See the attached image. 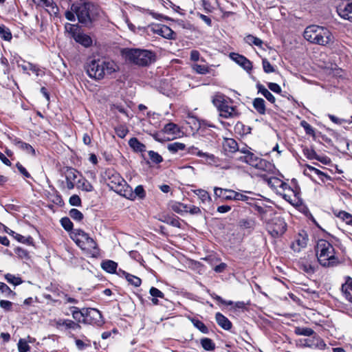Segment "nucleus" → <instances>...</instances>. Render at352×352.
<instances>
[{
	"label": "nucleus",
	"mask_w": 352,
	"mask_h": 352,
	"mask_svg": "<svg viewBox=\"0 0 352 352\" xmlns=\"http://www.w3.org/2000/svg\"><path fill=\"white\" fill-rule=\"evenodd\" d=\"M102 13V9L97 0H86L82 3H74L71 6L70 10L65 12V17L70 21H74L76 16L79 23L89 26L98 19Z\"/></svg>",
	"instance_id": "1"
},
{
	"label": "nucleus",
	"mask_w": 352,
	"mask_h": 352,
	"mask_svg": "<svg viewBox=\"0 0 352 352\" xmlns=\"http://www.w3.org/2000/svg\"><path fill=\"white\" fill-rule=\"evenodd\" d=\"M315 251L318 263L324 267H333L340 263L338 252L336 251L333 245L327 240H318Z\"/></svg>",
	"instance_id": "2"
},
{
	"label": "nucleus",
	"mask_w": 352,
	"mask_h": 352,
	"mask_svg": "<svg viewBox=\"0 0 352 352\" xmlns=\"http://www.w3.org/2000/svg\"><path fill=\"white\" fill-rule=\"evenodd\" d=\"M122 56L126 62L140 67H146L155 61V54L148 50L140 48H124Z\"/></svg>",
	"instance_id": "3"
},
{
	"label": "nucleus",
	"mask_w": 352,
	"mask_h": 352,
	"mask_svg": "<svg viewBox=\"0 0 352 352\" xmlns=\"http://www.w3.org/2000/svg\"><path fill=\"white\" fill-rule=\"evenodd\" d=\"M88 76L96 80H100L106 75H110L116 71V65L113 61L102 59H93L86 65Z\"/></svg>",
	"instance_id": "4"
},
{
	"label": "nucleus",
	"mask_w": 352,
	"mask_h": 352,
	"mask_svg": "<svg viewBox=\"0 0 352 352\" xmlns=\"http://www.w3.org/2000/svg\"><path fill=\"white\" fill-rule=\"evenodd\" d=\"M303 36L309 42L320 45H329L332 43L334 40V37L329 29L315 25L307 27Z\"/></svg>",
	"instance_id": "5"
},
{
	"label": "nucleus",
	"mask_w": 352,
	"mask_h": 352,
	"mask_svg": "<svg viewBox=\"0 0 352 352\" xmlns=\"http://www.w3.org/2000/svg\"><path fill=\"white\" fill-rule=\"evenodd\" d=\"M71 238L83 251L93 257H97L100 251L96 242L82 230H75L71 233Z\"/></svg>",
	"instance_id": "6"
},
{
	"label": "nucleus",
	"mask_w": 352,
	"mask_h": 352,
	"mask_svg": "<svg viewBox=\"0 0 352 352\" xmlns=\"http://www.w3.org/2000/svg\"><path fill=\"white\" fill-rule=\"evenodd\" d=\"M212 103L219 112V116L224 118H236L239 116L236 107L231 104L232 101L225 98L223 95L217 94L212 98Z\"/></svg>",
	"instance_id": "7"
},
{
	"label": "nucleus",
	"mask_w": 352,
	"mask_h": 352,
	"mask_svg": "<svg viewBox=\"0 0 352 352\" xmlns=\"http://www.w3.org/2000/svg\"><path fill=\"white\" fill-rule=\"evenodd\" d=\"M214 194L215 197L221 198L223 201H252V196L254 195L251 191H243V193L236 192L232 189L214 187Z\"/></svg>",
	"instance_id": "8"
},
{
	"label": "nucleus",
	"mask_w": 352,
	"mask_h": 352,
	"mask_svg": "<svg viewBox=\"0 0 352 352\" xmlns=\"http://www.w3.org/2000/svg\"><path fill=\"white\" fill-rule=\"evenodd\" d=\"M109 187L123 197L132 196V188L118 174L114 173L109 177Z\"/></svg>",
	"instance_id": "9"
},
{
	"label": "nucleus",
	"mask_w": 352,
	"mask_h": 352,
	"mask_svg": "<svg viewBox=\"0 0 352 352\" xmlns=\"http://www.w3.org/2000/svg\"><path fill=\"white\" fill-rule=\"evenodd\" d=\"M237 160L259 170H266L271 166V164L267 160L258 157L252 152L246 153L245 155H240Z\"/></svg>",
	"instance_id": "10"
},
{
	"label": "nucleus",
	"mask_w": 352,
	"mask_h": 352,
	"mask_svg": "<svg viewBox=\"0 0 352 352\" xmlns=\"http://www.w3.org/2000/svg\"><path fill=\"white\" fill-rule=\"evenodd\" d=\"M84 324L101 326L103 324L102 314L94 308H84Z\"/></svg>",
	"instance_id": "11"
},
{
	"label": "nucleus",
	"mask_w": 352,
	"mask_h": 352,
	"mask_svg": "<svg viewBox=\"0 0 352 352\" xmlns=\"http://www.w3.org/2000/svg\"><path fill=\"white\" fill-rule=\"evenodd\" d=\"M287 225L281 218L275 219L272 225L269 226L268 231L273 237L282 236L286 231Z\"/></svg>",
	"instance_id": "12"
},
{
	"label": "nucleus",
	"mask_w": 352,
	"mask_h": 352,
	"mask_svg": "<svg viewBox=\"0 0 352 352\" xmlns=\"http://www.w3.org/2000/svg\"><path fill=\"white\" fill-rule=\"evenodd\" d=\"M300 342L303 346L313 349L323 350L326 347L324 340L320 336L316 335V333L311 338L301 340Z\"/></svg>",
	"instance_id": "13"
},
{
	"label": "nucleus",
	"mask_w": 352,
	"mask_h": 352,
	"mask_svg": "<svg viewBox=\"0 0 352 352\" xmlns=\"http://www.w3.org/2000/svg\"><path fill=\"white\" fill-rule=\"evenodd\" d=\"M308 236L306 233H299L291 244V248L296 252H299L307 246Z\"/></svg>",
	"instance_id": "14"
},
{
	"label": "nucleus",
	"mask_w": 352,
	"mask_h": 352,
	"mask_svg": "<svg viewBox=\"0 0 352 352\" xmlns=\"http://www.w3.org/2000/svg\"><path fill=\"white\" fill-rule=\"evenodd\" d=\"M230 57L232 60L242 67L247 72H249L252 69V65L251 61L244 56L233 52L230 53Z\"/></svg>",
	"instance_id": "15"
},
{
	"label": "nucleus",
	"mask_w": 352,
	"mask_h": 352,
	"mask_svg": "<svg viewBox=\"0 0 352 352\" xmlns=\"http://www.w3.org/2000/svg\"><path fill=\"white\" fill-rule=\"evenodd\" d=\"M153 32L167 39H175L176 34L168 26L162 25L153 28Z\"/></svg>",
	"instance_id": "16"
},
{
	"label": "nucleus",
	"mask_w": 352,
	"mask_h": 352,
	"mask_svg": "<svg viewBox=\"0 0 352 352\" xmlns=\"http://www.w3.org/2000/svg\"><path fill=\"white\" fill-rule=\"evenodd\" d=\"M38 6L44 7L50 15H56L58 8L53 0H34Z\"/></svg>",
	"instance_id": "17"
},
{
	"label": "nucleus",
	"mask_w": 352,
	"mask_h": 352,
	"mask_svg": "<svg viewBox=\"0 0 352 352\" xmlns=\"http://www.w3.org/2000/svg\"><path fill=\"white\" fill-rule=\"evenodd\" d=\"M268 184L274 188L277 194L283 193L284 189H287V184L277 177H271L268 180Z\"/></svg>",
	"instance_id": "18"
},
{
	"label": "nucleus",
	"mask_w": 352,
	"mask_h": 352,
	"mask_svg": "<svg viewBox=\"0 0 352 352\" xmlns=\"http://www.w3.org/2000/svg\"><path fill=\"white\" fill-rule=\"evenodd\" d=\"M284 189L283 193H279L278 195H281L283 198L289 203H292L296 201V199L298 197V190L297 188L293 189L287 184V189Z\"/></svg>",
	"instance_id": "19"
},
{
	"label": "nucleus",
	"mask_w": 352,
	"mask_h": 352,
	"mask_svg": "<svg viewBox=\"0 0 352 352\" xmlns=\"http://www.w3.org/2000/svg\"><path fill=\"white\" fill-rule=\"evenodd\" d=\"M337 12L344 19L352 21V1L348 3L344 6H340L337 9Z\"/></svg>",
	"instance_id": "20"
},
{
	"label": "nucleus",
	"mask_w": 352,
	"mask_h": 352,
	"mask_svg": "<svg viewBox=\"0 0 352 352\" xmlns=\"http://www.w3.org/2000/svg\"><path fill=\"white\" fill-rule=\"evenodd\" d=\"M56 326L57 328L64 327L66 329L77 330L80 329V325L78 323L68 319H58L56 321Z\"/></svg>",
	"instance_id": "21"
},
{
	"label": "nucleus",
	"mask_w": 352,
	"mask_h": 352,
	"mask_svg": "<svg viewBox=\"0 0 352 352\" xmlns=\"http://www.w3.org/2000/svg\"><path fill=\"white\" fill-rule=\"evenodd\" d=\"M215 320L219 326L226 331L231 329L232 324L228 318L223 316L220 312L215 314Z\"/></svg>",
	"instance_id": "22"
},
{
	"label": "nucleus",
	"mask_w": 352,
	"mask_h": 352,
	"mask_svg": "<svg viewBox=\"0 0 352 352\" xmlns=\"http://www.w3.org/2000/svg\"><path fill=\"white\" fill-rule=\"evenodd\" d=\"M342 293L347 300L352 302V278L349 276L346 278V281L342 285Z\"/></svg>",
	"instance_id": "23"
},
{
	"label": "nucleus",
	"mask_w": 352,
	"mask_h": 352,
	"mask_svg": "<svg viewBox=\"0 0 352 352\" xmlns=\"http://www.w3.org/2000/svg\"><path fill=\"white\" fill-rule=\"evenodd\" d=\"M78 172L76 171L75 169H69L67 170L66 173V184H67V188L69 190H72L74 188V182L76 179H77Z\"/></svg>",
	"instance_id": "24"
},
{
	"label": "nucleus",
	"mask_w": 352,
	"mask_h": 352,
	"mask_svg": "<svg viewBox=\"0 0 352 352\" xmlns=\"http://www.w3.org/2000/svg\"><path fill=\"white\" fill-rule=\"evenodd\" d=\"M187 152L191 155H195L200 157H205L207 160H210L212 162H214L215 157L213 154L204 153L199 151L197 147L192 146L188 148Z\"/></svg>",
	"instance_id": "25"
},
{
	"label": "nucleus",
	"mask_w": 352,
	"mask_h": 352,
	"mask_svg": "<svg viewBox=\"0 0 352 352\" xmlns=\"http://www.w3.org/2000/svg\"><path fill=\"white\" fill-rule=\"evenodd\" d=\"M14 144L20 149L25 151L28 154H30L32 156L36 155V152L34 148L30 144L26 142H23L19 139H14Z\"/></svg>",
	"instance_id": "26"
},
{
	"label": "nucleus",
	"mask_w": 352,
	"mask_h": 352,
	"mask_svg": "<svg viewBox=\"0 0 352 352\" xmlns=\"http://www.w3.org/2000/svg\"><path fill=\"white\" fill-rule=\"evenodd\" d=\"M252 201H247V204L252 206L260 214L266 212L265 206L263 204V200L252 197Z\"/></svg>",
	"instance_id": "27"
},
{
	"label": "nucleus",
	"mask_w": 352,
	"mask_h": 352,
	"mask_svg": "<svg viewBox=\"0 0 352 352\" xmlns=\"http://www.w3.org/2000/svg\"><path fill=\"white\" fill-rule=\"evenodd\" d=\"M226 151L235 153L239 149V145L235 140L232 138H226L223 144Z\"/></svg>",
	"instance_id": "28"
},
{
	"label": "nucleus",
	"mask_w": 352,
	"mask_h": 352,
	"mask_svg": "<svg viewBox=\"0 0 352 352\" xmlns=\"http://www.w3.org/2000/svg\"><path fill=\"white\" fill-rule=\"evenodd\" d=\"M129 145L135 152H144L146 151V146L141 143L138 138H132L129 141Z\"/></svg>",
	"instance_id": "29"
},
{
	"label": "nucleus",
	"mask_w": 352,
	"mask_h": 352,
	"mask_svg": "<svg viewBox=\"0 0 352 352\" xmlns=\"http://www.w3.org/2000/svg\"><path fill=\"white\" fill-rule=\"evenodd\" d=\"M72 314L73 318L78 322H82L84 323V318H85V311L84 308L82 309H80L77 307H71Z\"/></svg>",
	"instance_id": "30"
},
{
	"label": "nucleus",
	"mask_w": 352,
	"mask_h": 352,
	"mask_svg": "<svg viewBox=\"0 0 352 352\" xmlns=\"http://www.w3.org/2000/svg\"><path fill=\"white\" fill-rule=\"evenodd\" d=\"M256 87L258 89V92L261 94L269 102H270L271 103L275 102V97L265 87L264 85L261 84H257Z\"/></svg>",
	"instance_id": "31"
},
{
	"label": "nucleus",
	"mask_w": 352,
	"mask_h": 352,
	"mask_svg": "<svg viewBox=\"0 0 352 352\" xmlns=\"http://www.w3.org/2000/svg\"><path fill=\"white\" fill-rule=\"evenodd\" d=\"M192 192L199 197L202 204L210 203L211 197L209 193L204 189L193 190Z\"/></svg>",
	"instance_id": "32"
},
{
	"label": "nucleus",
	"mask_w": 352,
	"mask_h": 352,
	"mask_svg": "<svg viewBox=\"0 0 352 352\" xmlns=\"http://www.w3.org/2000/svg\"><path fill=\"white\" fill-rule=\"evenodd\" d=\"M101 267L107 272L113 274L116 272L118 264L113 261L107 260L102 263Z\"/></svg>",
	"instance_id": "33"
},
{
	"label": "nucleus",
	"mask_w": 352,
	"mask_h": 352,
	"mask_svg": "<svg viewBox=\"0 0 352 352\" xmlns=\"http://www.w3.org/2000/svg\"><path fill=\"white\" fill-rule=\"evenodd\" d=\"M253 107L258 113L261 115H264L265 113V100L263 98H255L253 101Z\"/></svg>",
	"instance_id": "34"
},
{
	"label": "nucleus",
	"mask_w": 352,
	"mask_h": 352,
	"mask_svg": "<svg viewBox=\"0 0 352 352\" xmlns=\"http://www.w3.org/2000/svg\"><path fill=\"white\" fill-rule=\"evenodd\" d=\"M188 205L180 202H174L170 205L171 210L179 214L188 212Z\"/></svg>",
	"instance_id": "35"
},
{
	"label": "nucleus",
	"mask_w": 352,
	"mask_h": 352,
	"mask_svg": "<svg viewBox=\"0 0 352 352\" xmlns=\"http://www.w3.org/2000/svg\"><path fill=\"white\" fill-rule=\"evenodd\" d=\"M136 197H138L140 199H143L146 197L145 190L142 185L136 186L134 190H132L131 197H125L131 200H134L136 198Z\"/></svg>",
	"instance_id": "36"
},
{
	"label": "nucleus",
	"mask_w": 352,
	"mask_h": 352,
	"mask_svg": "<svg viewBox=\"0 0 352 352\" xmlns=\"http://www.w3.org/2000/svg\"><path fill=\"white\" fill-rule=\"evenodd\" d=\"M77 187L82 190L91 192L94 190L93 186L86 179H79L77 182Z\"/></svg>",
	"instance_id": "37"
},
{
	"label": "nucleus",
	"mask_w": 352,
	"mask_h": 352,
	"mask_svg": "<svg viewBox=\"0 0 352 352\" xmlns=\"http://www.w3.org/2000/svg\"><path fill=\"white\" fill-rule=\"evenodd\" d=\"M185 148L186 145L184 144L177 142L168 144L167 146L168 150L172 153H175L179 151H183Z\"/></svg>",
	"instance_id": "38"
},
{
	"label": "nucleus",
	"mask_w": 352,
	"mask_h": 352,
	"mask_svg": "<svg viewBox=\"0 0 352 352\" xmlns=\"http://www.w3.org/2000/svg\"><path fill=\"white\" fill-rule=\"evenodd\" d=\"M335 214L336 217L344 221L346 224L352 226V214L350 213L341 210Z\"/></svg>",
	"instance_id": "39"
},
{
	"label": "nucleus",
	"mask_w": 352,
	"mask_h": 352,
	"mask_svg": "<svg viewBox=\"0 0 352 352\" xmlns=\"http://www.w3.org/2000/svg\"><path fill=\"white\" fill-rule=\"evenodd\" d=\"M0 291L6 298H12L16 296V293L13 292L6 284L1 283L0 285Z\"/></svg>",
	"instance_id": "40"
},
{
	"label": "nucleus",
	"mask_w": 352,
	"mask_h": 352,
	"mask_svg": "<svg viewBox=\"0 0 352 352\" xmlns=\"http://www.w3.org/2000/svg\"><path fill=\"white\" fill-rule=\"evenodd\" d=\"M4 276L8 283L12 284L14 286L19 285L23 283V280L20 277L16 276L12 274H6Z\"/></svg>",
	"instance_id": "41"
},
{
	"label": "nucleus",
	"mask_w": 352,
	"mask_h": 352,
	"mask_svg": "<svg viewBox=\"0 0 352 352\" xmlns=\"http://www.w3.org/2000/svg\"><path fill=\"white\" fill-rule=\"evenodd\" d=\"M295 333L299 336H312L315 334V332L309 327H297L295 329Z\"/></svg>",
	"instance_id": "42"
},
{
	"label": "nucleus",
	"mask_w": 352,
	"mask_h": 352,
	"mask_svg": "<svg viewBox=\"0 0 352 352\" xmlns=\"http://www.w3.org/2000/svg\"><path fill=\"white\" fill-rule=\"evenodd\" d=\"M164 131L171 135H177L179 131L178 126L173 122L166 124L164 127Z\"/></svg>",
	"instance_id": "43"
},
{
	"label": "nucleus",
	"mask_w": 352,
	"mask_h": 352,
	"mask_svg": "<svg viewBox=\"0 0 352 352\" xmlns=\"http://www.w3.org/2000/svg\"><path fill=\"white\" fill-rule=\"evenodd\" d=\"M303 153L304 155L309 160H317L322 163L324 162L322 159L318 156L316 151L312 148H306L303 150Z\"/></svg>",
	"instance_id": "44"
},
{
	"label": "nucleus",
	"mask_w": 352,
	"mask_h": 352,
	"mask_svg": "<svg viewBox=\"0 0 352 352\" xmlns=\"http://www.w3.org/2000/svg\"><path fill=\"white\" fill-rule=\"evenodd\" d=\"M301 269L308 274H314L316 270V265L312 264L308 261L304 262L301 265Z\"/></svg>",
	"instance_id": "45"
},
{
	"label": "nucleus",
	"mask_w": 352,
	"mask_h": 352,
	"mask_svg": "<svg viewBox=\"0 0 352 352\" xmlns=\"http://www.w3.org/2000/svg\"><path fill=\"white\" fill-rule=\"evenodd\" d=\"M0 36L5 41H10L12 39V34L9 28L4 25H0Z\"/></svg>",
	"instance_id": "46"
},
{
	"label": "nucleus",
	"mask_w": 352,
	"mask_h": 352,
	"mask_svg": "<svg viewBox=\"0 0 352 352\" xmlns=\"http://www.w3.org/2000/svg\"><path fill=\"white\" fill-rule=\"evenodd\" d=\"M191 322L201 333H208V329L203 322L197 318H191Z\"/></svg>",
	"instance_id": "47"
},
{
	"label": "nucleus",
	"mask_w": 352,
	"mask_h": 352,
	"mask_svg": "<svg viewBox=\"0 0 352 352\" xmlns=\"http://www.w3.org/2000/svg\"><path fill=\"white\" fill-rule=\"evenodd\" d=\"M201 344L202 347L206 351H212L215 348V344L213 341L208 338L201 339Z\"/></svg>",
	"instance_id": "48"
},
{
	"label": "nucleus",
	"mask_w": 352,
	"mask_h": 352,
	"mask_svg": "<svg viewBox=\"0 0 352 352\" xmlns=\"http://www.w3.org/2000/svg\"><path fill=\"white\" fill-rule=\"evenodd\" d=\"M192 69L199 74H206L210 72L208 67L204 65L193 64Z\"/></svg>",
	"instance_id": "49"
},
{
	"label": "nucleus",
	"mask_w": 352,
	"mask_h": 352,
	"mask_svg": "<svg viewBox=\"0 0 352 352\" xmlns=\"http://www.w3.org/2000/svg\"><path fill=\"white\" fill-rule=\"evenodd\" d=\"M245 41L250 45H254L260 47H261L263 44L261 39L250 34L245 37Z\"/></svg>",
	"instance_id": "50"
},
{
	"label": "nucleus",
	"mask_w": 352,
	"mask_h": 352,
	"mask_svg": "<svg viewBox=\"0 0 352 352\" xmlns=\"http://www.w3.org/2000/svg\"><path fill=\"white\" fill-rule=\"evenodd\" d=\"M69 214L71 218L76 221H81L84 217L83 214L76 208H72L69 210Z\"/></svg>",
	"instance_id": "51"
},
{
	"label": "nucleus",
	"mask_w": 352,
	"mask_h": 352,
	"mask_svg": "<svg viewBox=\"0 0 352 352\" xmlns=\"http://www.w3.org/2000/svg\"><path fill=\"white\" fill-rule=\"evenodd\" d=\"M126 279L130 284L135 287H139L142 283V280L139 277L131 274H126Z\"/></svg>",
	"instance_id": "52"
},
{
	"label": "nucleus",
	"mask_w": 352,
	"mask_h": 352,
	"mask_svg": "<svg viewBox=\"0 0 352 352\" xmlns=\"http://www.w3.org/2000/svg\"><path fill=\"white\" fill-rule=\"evenodd\" d=\"M115 131L119 138H124L129 133V129L124 125H120L115 128Z\"/></svg>",
	"instance_id": "53"
},
{
	"label": "nucleus",
	"mask_w": 352,
	"mask_h": 352,
	"mask_svg": "<svg viewBox=\"0 0 352 352\" xmlns=\"http://www.w3.org/2000/svg\"><path fill=\"white\" fill-rule=\"evenodd\" d=\"M60 224L66 231H70L73 228V223L68 217H63L60 219Z\"/></svg>",
	"instance_id": "54"
},
{
	"label": "nucleus",
	"mask_w": 352,
	"mask_h": 352,
	"mask_svg": "<svg viewBox=\"0 0 352 352\" xmlns=\"http://www.w3.org/2000/svg\"><path fill=\"white\" fill-rule=\"evenodd\" d=\"M148 155L151 162L155 164H159L163 160L162 157L153 151H148Z\"/></svg>",
	"instance_id": "55"
},
{
	"label": "nucleus",
	"mask_w": 352,
	"mask_h": 352,
	"mask_svg": "<svg viewBox=\"0 0 352 352\" xmlns=\"http://www.w3.org/2000/svg\"><path fill=\"white\" fill-rule=\"evenodd\" d=\"M18 349L19 352H27L30 349V346L28 344L27 340L24 339H20L18 342Z\"/></svg>",
	"instance_id": "56"
},
{
	"label": "nucleus",
	"mask_w": 352,
	"mask_h": 352,
	"mask_svg": "<svg viewBox=\"0 0 352 352\" xmlns=\"http://www.w3.org/2000/svg\"><path fill=\"white\" fill-rule=\"evenodd\" d=\"M165 223L176 228H180L181 223L178 218L168 217L164 220Z\"/></svg>",
	"instance_id": "57"
},
{
	"label": "nucleus",
	"mask_w": 352,
	"mask_h": 352,
	"mask_svg": "<svg viewBox=\"0 0 352 352\" xmlns=\"http://www.w3.org/2000/svg\"><path fill=\"white\" fill-rule=\"evenodd\" d=\"M14 238L19 242L25 244H32L33 239L31 236L25 237L19 234H16Z\"/></svg>",
	"instance_id": "58"
},
{
	"label": "nucleus",
	"mask_w": 352,
	"mask_h": 352,
	"mask_svg": "<svg viewBox=\"0 0 352 352\" xmlns=\"http://www.w3.org/2000/svg\"><path fill=\"white\" fill-rule=\"evenodd\" d=\"M0 307L6 311H10L12 308V302L8 300H1Z\"/></svg>",
	"instance_id": "59"
},
{
	"label": "nucleus",
	"mask_w": 352,
	"mask_h": 352,
	"mask_svg": "<svg viewBox=\"0 0 352 352\" xmlns=\"http://www.w3.org/2000/svg\"><path fill=\"white\" fill-rule=\"evenodd\" d=\"M300 125L303 127L307 134L314 135L313 127L307 122L303 120L300 122Z\"/></svg>",
	"instance_id": "60"
},
{
	"label": "nucleus",
	"mask_w": 352,
	"mask_h": 352,
	"mask_svg": "<svg viewBox=\"0 0 352 352\" xmlns=\"http://www.w3.org/2000/svg\"><path fill=\"white\" fill-rule=\"evenodd\" d=\"M150 294L152 297H157L160 298H164V294L160 289L156 287H152L149 291Z\"/></svg>",
	"instance_id": "61"
},
{
	"label": "nucleus",
	"mask_w": 352,
	"mask_h": 352,
	"mask_svg": "<svg viewBox=\"0 0 352 352\" xmlns=\"http://www.w3.org/2000/svg\"><path fill=\"white\" fill-rule=\"evenodd\" d=\"M14 252L18 255V256L21 258H27L29 257L28 252L22 248L19 247L16 248Z\"/></svg>",
	"instance_id": "62"
},
{
	"label": "nucleus",
	"mask_w": 352,
	"mask_h": 352,
	"mask_svg": "<svg viewBox=\"0 0 352 352\" xmlns=\"http://www.w3.org/2000/svg\"><path fill=\"white\" fill-rule=\"evenodd\" d=\"M263 70L265 73H272L274 71L273 66L270 64V63L267 59L263 60Z\"/></svg>",
	"instance_id": "63"
},
{
	"label": "nucleus",
	"mask_w": 352,
	"mask_h": 352,
	"mask_svg": "<svg viewBox=\"0 0 352 352\" xmlns=\"http://www.w3.org/2000/svg\"><path fill=\"white\" fill-rule=\"evenodd\" d=\"M69 202L70 205L74 206H80L81 205V199L79 196L76 195L71 196Z\"/></svg>",
	"instance_id": "64"
}]
</instances>
